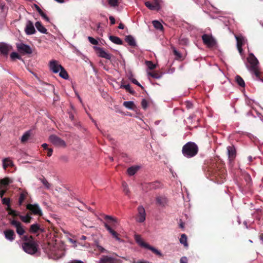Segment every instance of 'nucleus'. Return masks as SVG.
<instances>
[{"instance_id": "obj_1", "label": "nucleus", "mask_w": 263, "mask_h": 263, "mask_svg": "<svg viewBox=\"0 0 263 263\" xmlns=\"http://www.w3.org/2000/svg\"><path fill=\"white\" fill-rule=\"evenodd\" d=\"M23 239L25 242L22 244V247L26 253L32 255L37 252L38 245L31 236L25 235L23 236Z\"/></svg>"}, {"instance_id": "obj_2", "label": "nucleus", "mask_w": 263, "mask_h": 263, "mask_svg": "<svg viewBox=\"0 0 263 263\" xmlns=\"http://www.w3.org/2000/svg\"><path fill=\"white\" fill-rule=\"evenodd\" d=\"M247 61L249 63V64L246 65L248 70L252 74L254 75L256 80L260 79L258 61L257 58L253 53H251L247 58Z\"/></svg>"}, {"instance_id": "obj_3", "label": "nucleus", "mask_w": 263, "mask_h": 263, "mask_svg": "<svg viewBox=\"0 0 263 263\" xmlns=\"http://www.w3.org/2000/svg\"><path fill=\"white\" fill-rule=\"evenodd\" d=\"M49 70L53 73H59V76L64 80L69 79V75L65 68L60 64L59 62L52 60L49 63Z\"/></svg>"}, {"instance_id": "obj_4", "label": "nucleus", "mask_w": 263, "mask_h": 263, "mask_svg": "<svg viewBox=\"0 0 263 263\" xmlns=\"http://www.w3.org/2000/svg\"><path fill=\"white\" fill-rule=\"evenodd\" d=\"M198 152V147L193 142H188L182 147V153L187 158H191L195 156Z\"/></svg>"}, {"instance_id": "obj_5", "label": "nucleus", "mask_w": 263, "mask_h": 263, "mask_svg": "<svg viewBox=\"0 0 263 263\" xmlns=\"http://www.w3.org/2000/svg\"><path fill=\"white\" fill-rule=\"evenodd\" d=\"M135 239L136 242L141 247L144 248L145 249H148L151 251H152L153 252L155 253L156 254L161 256L162 255L161 252L154 248V247H152L150 246L149 244L145 242L141 238V236L139 235H135Z\"/></svg>"}, {"instance_id": "obj_6", "label": "nucleus", "mask_w": 263, "mask_h": 263, "mask_svg": "<svg viewBox=\"0 0 263 263\" xmlns=\"http://www.w3.org/2000/svg\"><path fill=\"white\" fill-rule=\"evenodd\" d=\"M202 40L204 44L208 47H214L216 44V40L212 35L204 34L202 36Z\"/></svg>"}, {"instance_id": "obj_7", "label": "nucleus", "mask_w": 263, "mask_h": 263, "mask_svg": "<svg viewBox=\"0 0 263 263\" xmlns=\"http://www.w3.org/2000/svg\"><path fill=\"white\" fill-rule=\"evenodd\" d=\"M16 45L17 50L22 54H29L32 52L31 48L28 45L20 43H17Z\"/></svg>"}, {"instance_id": "obj_8", "label": "nucleus", "mask_w": 263, "mask_h": 263, "mask_svg": "<svg viewBox=\"0 0 263 263\" xmlns=\"http://www.w3.org/2000/svg\"><path fill=\"white\" fill-rule=\"evenodd\" d=\"M26 208L34 215L39 216H42L43 215L42 211L39 205L37 203L28 204L26 205Z\"/></svg>"}, {"instance_id": "obj_9", "label": "nucleus", "mask_w": 263, "mask_h": 263, "mask_svg": "<svg viewBox=\"0 0 263 263\" xmlns=\"http://www.w3.org/2000/svg\"><path fill=\"white\" fill-rule=\"evenodd\" d=\"M138 214L136 217V220L138 222L142 223L145 220L146 213L144 207L140 205L137 208Z\"/></svg>"}, {"instance_id": "obj_10", "label": "nucleus", "mask_w": 263, "mask_h": 263, "mask_svg": "<svg viewBox=\"0 0 263 263\" xmlns=\"http://www.w3.org/2000/svg\"><path fill=\"white\" fill-rule=\"evenodd\" d=\"M50 141L56 146L65 147V142L56 135H52L49 138Z\"/></svg>"}, {"instance_id": "obj_11", "label": "nucleus", "mask_w": 263, "mask_h": 263, "mask_svg": "<svg viewBox=\"0 0 263 263\" xmlns=\"http://www.w3.org/2000/svg\"><path fill=\"white\" fill-rule=\"evenodd\" d=\"M94 49L96 51L97 55L101 58L106 59L107 60H110L112 55L105 51V50L101 47L95 46Z\"/></svg>"}, {"instance_id": "obj_12", "label": "nucleus", "mask_w": 263, "mask_h": 263, "mask_svg": "<svg viewBox=\"0 0 263 263\" xmlns=\"http://www.w3.org/2000/svg\"><path fill=\"white\" fill-rule=\"evenodd\" d=\"M10 223L16 228V232L18 235L22 236L24 235L25 230L23 225L20 221L13 219L11 221Z\"/></svg>"}, {"instance_id": "obj_13", "label": "nucleus", "mask_w": 263, "mask_h": 263, "mask_svg": "<svg viewBox=\"0 0 263 263\" xmlns=\"http://www.w3.org/2000/svg\"><path fill=\"white\" fill-rule=\"evenodd\" d=\"M65 255V251L61 249H54L51 251L50 254L49 255L50 258L53 259L57 260Z\"/></svg>"}, {"instance_id": "obj_14", "label": "nucleus", "mask_w": 263, "mask_h": 263, "mask_svg": "<svg viewBox=\"0 0 263 263\" xmlns=\"http://www.w3.org/2000/svg\"><path fill=\"white\" fill-rule=\"evenodd\" d=\"M235 37L237 41V49L240 54L242 53V45L247 42V40L242 35H235Z\"/></svg>"}, {"instance_id": "obj_15", "label": "nucleus", "mask_w": 263, "mask_h": 263, "mask_svg": "<svg viewBox=\"0 0 263 263\" xmlns=\"http://www.w3.org/2000/svg\"><path fill=\"white\" fill-rule=\"evenodd\" d=\"M12 49V47L10 45L3 42L0 43V52L1 54L7 57Z\"/></svg>"}, {"instance_id": "obj_16", "label": "nucleus", "mask_w": 263, "mask_h": 263, "mask_svg": "<svg viewBox=\"0 0 263 263\" xmlns=\"http://www.w3.org/2000/svg\"><path fill=\"white\" fill-rule=\"evenodd\" d=\"M97 263H121L120 260L109 256H103Z\"/></svg>"}, {"instance_id": "obj_17", "label": "nucleus", "mask_w": 263, "mask_h": 263, "mask_svg": "<svg viewBox=\"0 0 263 263\" xmlns=\"http://www.w3.org/2000/svg\"><path fill=\"white\" fill-rule=\"evenodd\" d=\"M25 32L27 35H32L36 32L33 23L30 20L26 22Z\"/></svg>"}, {"instance_id": "obj_18", "label": "nucleus", "mask_w": 263, "mask_h": 263, "mask_svg": "<svg viewBox=\"0 0 263 263\" xmlns=\"http://www.w3.org/2000/svg\"><path fill=\"white\" fill-rule=\"evenodd\" d=\"M6 239L10 241H13L15 238V234L13 230L8 229L4 231Z\"/></svg>"}, {"instance_id": "obj_19", "label": "nucleus", "mask_w": 263, "mask_h": 263, "mask_svg": "<svg viewBox=\"0 0 263 263\" xmlns=\"http://www.w3.org/2000/svg\"><path fill=\"white\" fill-rule=\"evenodd\" d=\"M145 5L150 10H158L160 7L157 0H155L154 3L147 1L145 2Z\"/></svg>"}, {"instance_id": "obj_20", "label": "nucleus", "mask_w": 263, "mask_h": 263, "mask_svg": "<svg viewBox=\"0 0 263 263\" xmlns=\"http://www.w3.org/2000/svg\"><path fill=\"white\" fill-rule=\"evenodd\" d=\"M156 203L159 206L164 207L167 203V199L164 196H158L156 198Z\"/></svg>"}, {"instance_id": "obj_21", "label": "nucleus", "mask_w": 263, "mask_h": 263, "mask_svg": "<svg viewBox=\"0 0 263 263\" xmlns=\"http://www.w3.org/2000/svg\"><path fill=\"white\" fill-rule=\"evenodd\" d=\"M104 226L105 228L106 229V230L109 232V233L111 234L114 238H115L117 240H118L119 242L122 241V240L119 237L118 233L114 230H112L108 224L105 222L104 223Z\"/></svg>"}, {"instance_id": "obj_22", "label": "nucleus", "mask_w": 263, "mask_h": 263, "mask_svg": "<svg viewBox=\"0 0 263 263\" xmlns=\"http://www.w3.org/2000/svg\"><path fill=\"white\" fill-rule=\"evenodd\" d=\"M227 154L229 159L233 160L236 156V149L233 145L228 146L227 148Z\"/></svg>"}, {"instance_id": "obj_23", "label": "nucleus", "mask_w": 263, "mask_h": 263, "mask_svg": "<svg viewBox=\"0 0 263 263\" xmlns=\"http://www.w3.org/2000/svg\"><path fill=\"white\" fill-rule=\"evenodd\" d=\"M35 26L37 30L42 33L47 34V30L45 27L40 22H36L35 24Z\"/></svg>"}, {"instance_id": "obj_24", "label": "nucleus", "mask_w": 263, "mask_h": 263, "mask_svg": "<svg viewBox=\"0 0 263 263\" xmlns=\"http://www.w3.org/2000/svg\"><path fill=\"white\" fill-rule=\"evenodd\" d=\"M125 41L130 46L135 47L136 46L135 39L131 35H127L125 37Z\"/></svg>"}, {"instance_id": "obj_25", "label": "nucleus", "mask_w": 263, "mask_h": 263, "mask_svg": "<svg viewBox=\"0 0 263 263\" xmlns=\"http://www.w3.org/2000/svg\"><path fill=\"white\" fill-rule=\"evenodd\" d=\"M12 165V161L9 158H5L3 160V166L5 170H6L8 166Z\"/></svg>"}, {"instance_id": "obj_26", "label": "nucleus", "mask_w": 263, "mask_h": 263, "mask_svg": "<svg viewBox=\"0 0 263 263\" xmlns=\"http://www.w3.org/2000/svg\"><path fill=\"white\" fill-rule=\"evenodd\" d=\"M139 168V166H132L127 169V173L129 176H133L136 173Z\"/></svg>"}, {"instance_id": "obj_27", "label": "nucleus", "mask_w": 263, "mask_h": 263, "mask_svg": "<svg viewBox=\"0 0 263 263\" xmlns=\"http://www.w3.org/2000/svg\"><path fill=\"white\" fill-rule=\"evenodd\" d=\"M109 39L114 43L117 45H122L123 43L122 41L118 36L110 35Z\"/></svg>"}, {"instance_id": "obj_28", "label": "nucleus", "mask_w": 263, "mask_h": 263, "mask_svg": "<svg viewBox=\"0 0 263 263\" xmlns=\"http://www.w3.org/2000/svg\"><path fill=\"white\" fill-rule=\"evenodd\" d=\"M20 218L23 222L26 223H29L32 219L31 216L29 213L24 216L20 215Z\"/></svg>"}, {"instance_id": "obj_29", "label": "nucleus", "mask_w": 263, "mask_h": 263, "mask_svg": "<svg viewBox=\"0 0 263 263\" xmlns=\"http://www.w3.org/2000/svg\"><path fill=\"white\" fill-rule=\"evenodd\" d=\"M40 227L39 224L35 223L30 226L29 231L32 233H36L40 230Z\"/></svg>"}, {"instance_id": "obj_30", "label": "nucleus", "mask_w": 263, "mask_h": 263, "mask_svg": "<svg viewBox=\"0 0 263 263\" xmlns=\"http://www.w3.org/2000/svg\"><path fill=\"white\" fill-rule=\"evenodd\" d=\"M30 135H31V131L30 130H27L26 132H25V133L23 135V136H22V137L21 138V142L22 143H24V142H26L28 140Z\"/></svg>"}, {"instance_id": "obj_31", "label": "nucleus", "mask_w": 263, "mask_h": 263, "mask_svg": "<svg viewBox=\"0 0 263 263\" xmlns=\"http://www.w3.org/2000/svg\"><path fill=\"white\" fill-rule=\"evenodd\" d=\"M122 187H123V191L124 193H125V194L128 196H129L130 192V190L128 188V184L126 182L123 181L122 182Z\"/></svg>"}, {"instance_id": "obj_32", "label": "nucleus", "mask_w": 263, "mask_h": 263, "mask_svg": "<svg viewBox=\"0 0 263 263\" xmlns=\"http://www.w3.org/2000/svg\"><path fill=\"white\" fill-rule=\"evenodd\" d=\"M180 243L183 244L184 247H188V244L187 242V237L186 235L184 234H182L181 235V237L179 239Z\"/></svg>"}, {"instance_id": "obj_33", "label": "nucleus", "mask_w": 263, "mask_h": 263, "mask_svg": "<svg viewBox=\"0 0 263 263\" xmlns=\"http://www.w3.org/2000/svg\"><path fill=\"white\" fill-rule=\"evenodd\" d=\"M235 81L240 86L242 87L245 86V81L240 76L237 75L235 77Z\"/></svg>"}, {"instance_id": "obj_34", "label": "nucleus", "mask_w": 263, "mask_h": 263, "mask_svg": "<svg viewBox=\"0 0 263 263\" xmlns=\"http://www.w3.org/2000/svg\"><path fill=\"white\" fill-rule=\"evenodd\" d=\"M152 23L156 29L159 30H163V27L160 22L157 20H155L153 21Z\"/></svg>"}, {"instance_id": "obj_35", "label": "nucleus", "mask_w": 263, "mask_h": 263, "mask_svg": "<svg viewBox=\"0 0 263 263\" xmlns=\"http://www.w3.org/2000/svg\"><path fill=\"white\" fill-rule=\"evenodd\" d=\"M151 189H157L160 188L162 186V183L159 181H156L150 184Z\"/></svg>"}, {"instance_id": "obj_36", "label": "nucleus", "mask_w": 263, "mask_h": 263, "mask_svg": "<svg viewBox=\"0 0 263 263\" xmlns=\"http://www.w3.org/2000/svg\"><path fill=\"white\" fill-rule=\"evenodd\" d=\"M134 102L133 101H125L123 103V105L127 109H133L134 106Z\"/></svg>"}, {"instance_id": "obj_37", "label": "nucleus", "mask_w": 263, "mask_h": 263, "mask_svg": "<svg viewBox=\"0 0 263 263\" xmlns=\"http://www.w3.org/2000/svg\"><path fill=\"white\" fill-rule=\"evenodd\" d=\"M40 180L44 184L46 189H49L51 187V184L48 182V181L44 178H40Z\"/></svg>"}, {"instance_id": "obj_38", "label": "nucleus", "mask_w": 263, "mask_h": 263, "mask_svg": "<svg viewBox=\"0 0 263 263\" xmlns=\"http://www.w3.org/2000/svg\"><path fill=\"white\" fill-rule=\"evenodd\" d=\"M121 88H125L127 91H129L131 94H134L135 91L131 88L130 85L129 84L126 85H121Z\"/></svg>"}, {"instance_id": "obj_39", "label": "nucleus", "mask_w": 263, "mask_h": 263, "mask_svg": "<svg viewBox=\"0 0 263 263\" xmlns=\"http://www.w3.org/2000/svg\"><path fill=\"white\" fill-rule=\"evenodd\" d=\"M148 75L151 76L152 77L155 79H159L162 78L163 73L159 74L158 73L148 72Z\"/></svg>"}, {"instance_id": "obj_40", "label": "nucleus", "mask_w": 263, "mask_h": 263, "mask_svg": "<svg viewBox=\"0 0 263 263\" xmlns=\"http://www.w3.org/2000/svg\"><path fill=\"white\" fill-rule=\"evenodd\" d=\"M10 58L12 60L15 59H21V56L16 52H13L10 54Z\"/></svg>"}, {"instance_id": "obj_41", "label": "nucleus", "mask_w": 263, "mask_h": 263, "mask_svg": "<svg viewBox=\"0 0 263 263\" xmlns=\"http://www.w3.org/2000/svg\"><path fill=\"white\" fill-rule=\"evenodd\" d=\"M145 63L147 67L151 70L154 69L156 67V65L153 64L152 61H147L145 62Z\"/></svg>"}, {"instance_id": "obj_42", "label": "nucleus", "mask_w": 263, "mask_h": 263, "mask_svg": "<svg viewBox=\"0 0 263 263\" xmlns=\"http://www.w3.org/2000/svg\"><path fill=\"white\" fill-rule=\"evenodd\" d=\"M179 44L181 45H186L189 44V40L186 37H180L179 40Z\"/></svg>"}, {"instance_id": "obj_43", "label": "nucleus", "mask_w": 263, "mask_h": 263, "mask_svg": "<svg viewBox=\"0 0 263 263\" xmlns=\"http://www.w3.org/2000/svg\"><path fill=\"white\" fill-rule=\"evenodd\" d=\"M104 219L105 220H109L110 221H111V222L115 223H118V220H117V219L111 216H109V215H105L104 216Z\"/></svg>"}, {"instance_id": "obj_44", "label": "nucleus", "mask_w": 263, "mask_h": 263, "mask_svg": "<svg viewBox=\"0 0 263 263\" xmlns=\"http://www.w3.org/2000/svg\"><path fill=\"white\" fill-rule=\"evenodd\" d=\"M26 198V195L22 193L20 194L19 198H18V205L20 206L22 205L24 199Z\"/></svg>"}, {"instance_id": "obj_45", "label": "nucleus", "mask_w": 263, "mask_h": 263, "mask_svg": "<svg viewBox=\"0 0 263 263\" xmlns=\"http://www.w3.org/2000/svg\"><path fill=\"white\" fill-rule=\"evenodd\" d=\"M11 182V181L10 179L8 178H5L4 179H1L0 181L1 184L2 185H8Z\"/></svg>"}, {"instance_id": "obj_46", "label": "nucleus", "mask_w": 263, "mask_h": 263, "mask_svg": "<svg viewBox=\"0 0 263 263\" xmlns=\"http://www.w3.org/2000/svg\"><path fill=\"white\" fill-rule=\"evenodd\" d=\"M108 3L112 7H116L118 5V0H108Z\"/></svg>"}, {"instance_id": "obj_47", "label": "nucleus", "mask_w": 263, "mask_h": 263, "mask_svg": "<svg viewBox=\"0 0 263 263\" xmlns=\"http://www.w3.org/2000/svg\"><path fill=\"white\" fill-rule=\"evenodd\" d=\"M38 12L44 19H45L47 22H49V17L42 10H41V11Z\"/></svg>"}, {"instance_id": "obj_48", "label": "nucleus", "mask_w": 263, "mask_h": 263, "mask_svg": "<svg viewBox=\"0 0 263 263\" xmlns=\"http://www.w3.org/2000/svg\"><path fill=\"white\" fill-rule=\"evenodd\" d=\"M128 79L130 80V81L133 82L134 84L137 85V86L140 87L141 88H143V86L138 82V81L133 78H130V77H129Z\"/></svg>"}, {"instance_id": "obj_49", "label": "nucleus", "mask_w": 263, "mask_h": 263, "mask_svg": "<svg viewBox=\"0 0 263 263\" xmlns=\"http://www.w3.org/2000/svg\"><path fill=\"white\" fill-rule=\"evenodd\" d=\"M141 105L143 109H146L148 106V101L145 99H142L141 101Z\"/></svg>"}, {"instance_id": "obj_50", "label": "nucleus", "mask_w": 263, "mask_h": 263, "mask_svg": "<svg viewBox=\"0 0 263 263\" xmlns=\"http://www.w3.org/2000/svg\"><path fill=\"white\" fill-rule=\"evenodd\" d=\"M88 39L90 43L92 45H97L98 44V41L92 37L88 36Z\"/></svg>"}, {"instance_id": "obj_51", "label": "nucleus", "mask_w": 263, "mask_h": 263, "mask_svg": "<svg viewBox=\"0 0 263 263\" xmlns=\"http://www.w3.org/2000/svg\"><path fill=\"white\" fill-rule=\"evenodd\" d=\"M9 215H12L13 216H20V213L15 210L13 209L11 210L9 212H8Z\"/></svg>"}, {"instance_id": "obj_52", "label": "nucleus", "mask_w": 263, "mask_h": 263, "mask_svg": "<svg viewBox=\"0 0 263 263\" xmlns=\"http://www.w3.org/2000/svg\"><path fill=\"white\" fill-rule=\"evenodd\" d=\"M96 245L97 248L98 249L99 251H100L101 252H106V250L103 248L102 246H100L98 241H96Z\"/></svg>"}, {"instance_id": "obj_53", "label": "nucleus", "mask_w": 263, "mask_h": 263, "mask_svg": "<svg viewBox=\"0 0 263 263\" xmlns=\"http://www.w3.org/2000/svg\"><path fill=\"white\" fill-rule=\"evenodd\" d=\"M10 199L7 198H4L2 199V203L4 204L8 205L10 203Z\"/></svg>"}, {"instance_id": "obj_54", "label": "nucleus", "mask_w": 263, "mask_h": 263, "mask_svg": "<svg viewBox=\"0 0 263 263\" xmlns=\"http://www.w3.org/2000/svg\"><path fill=\"white\" fill-rule=\"evenodd\" d=\"M173 52L175 55L180 58L181 57V54L178 52L175 48H173Z\"/></svg>"}, {"instance_id": "obj_55", "label": "nucleus", "mask_w": 263, "mask_h": 263, "mask_svg": "<svg viewBox=\"0 0 263 263\" xmlns=\"http://www.w3.org/2000/svg\"><path fill=\"white\" fill-rule=\"evenodd\" d=\"M180 263H188L187 258L186 257H182L180 260Z\"/></svg>"}, {"instance_id": "obj_56", "label": "nucleus", "mask_w": 263, "mask_h": 263, "mask_svg": "<svg viewBox=\"0 0 263 263\" xmlns=\"http://www.w3.org/2000/svg\"><path fill=\"white\" fill-rule=\"evenodd\" d=\"M109 19L111 25H114L115 24L116 21L115 18L112 16H110L109 17Z\"/></svg>"}, {"instance_id": "obj_57", "label": "nucleus", "mask_w": 263, "mask_h": 263, "mask_svg": "<svg viewBox=\"0 0 263 263\" xmlns=\"http://www.w3.org/2000/svg\"><path fill=\"white\" fill-rule=\"evenodd\" d=\"M47 150H48L47 155L48 157H50L52 154L53 149L51 148H48Z\"/></svg>"}, {"instance_id": "obj_58", "label": "nucleus", "mask_w": 263, "mask_h": 263, "mask_svg": "<svg viewBox=\"0 0 263 263\" xmlns=\"http://www.w3.org/2000/svg\"><path fill=\"white\" fill-rule=\"evenodd\" d=\"M34 7H35V8L36 9V10H37V12H40L41 10V9L39 7L38 5H37L36 4H34L33 5Z\"/></svg>"}, {"instance_id": "obj_59", "label": "nucleus", "mask_w": 263, "mask_h": 263, "mask_svg": "<svg viewBox=\"0 0 263 263\" xmlns=\"http://www.w3.org/2000/svg\"><path fill=\"white\" fill-rule=\"evenodd\" d=\"M42 147L44 148V149H48V148H49L48 147V145L47 143H44L42 144Z\"/></svg>"}, {"instance_id": "obj_60", "label": "nucleus", "mask_w": 263, "mask_h": 263, "mask_svg": "<svg viewBox=\"0 0 263 263\" xmlns=\"http://www.w3.org/2000/svg\"><path fill=\"white\" fill-rule=\"evenodd\" d=\"M5 194V191H4V190H1V191H0V197H1V198H2V197H3V196L4 195V194Z\"/></svg>"}, {"instance_id": "obj_61", "label": "nucleus", "mask_w": 263, "mask_h": 263, "mask_svg": "<svg viewBox=\"0 0 263 263\" xmlns=\"http://www.w3.org/2000/svg\"><path fill=\"white\" fill-rule=\"evenodd\" d=\"M119 29H123L124 28V25L122 23H120L118 26Z\"/></svg>"}, {"instance_id": "obj_62", "label": "nucleus", "mask_w": 263, "mask_h": 263, "mask_svg": "<svg viewBox=\"0 0 263 263\" xmlns=\"http://www.w3.org/2000/svg\"><path fill=\"white\" fill-rule=\"evenodd\" d=\"M7 207L6 208V210L8 211L9 212L11 210H12V209L11 208V206H10V204L9 203V204L7 205Z\"/></svg>"}, {"instance_id": "obj_63", "label": "nucleus", "mask_w": 263, "mask_h": 263, "mask_svg": "<svg viewBox=\"0 0 263 263\" xmlns=\"http://www.w3.org/2000/svg\"><path fill=\"white\" fill-rule=\"evenodd\" d=\"M138 263H149L148 261L144 260H139Z\"/></svg>"}, {"instance_id": "obj_64", "label": "nucleus", "mask_w": 263, "mask_h": 263, "mask_svg": "<svg viewBox=\"0 0 263 263\" xmlns=\"http://www.w3.org/2000/svg\"><path fill=\"white\" fill-rule=\"evenodd\" d=\"M260 239L262 241V242L263 243V234H261L260 235Z\"/></svg>"}]
</instances>
